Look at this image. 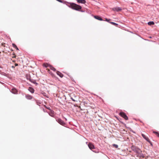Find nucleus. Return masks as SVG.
I'll return each instance as SVG.
<instances>
[{
  "mask_svg": "<svg viewBox=\"0 0 159 159\" xmlns=\"http://www.w3.org/2000/svg\"><path fill=\"white\" fill-rule=\"evenodd\" d=\"M110 20V19H107L106 18L105 19V20L107 21V22H109V21Z\"/></svg>",
  "mask_w": 159,
  "mask_h": 159,
  "instance_id": "obj_23",
  "label": "nucleus"
},
{
  "mask_svg": "<svg viewBox=\"0 0 159 159\" xmlns=\"http://www.w3.org/2000/svg\"><path fill=\"white\" fill-rule=\"evenodd\" d=\"M94 17L95 19H97L98 20H102V18L100 16H94Z\"/></svg>",
  "mask_w": 159,
  "mask_h": 159,
  "instance_id": "obj_13",
  "label": "nucleus"
},
{
  "mask_svg": "<svg viewBox=\"0 0 159 159\" xmlns=\"http://www.w3.org/2000/svg\"><path fill=\"white\" fill-rule=\"evenodd\" d=\"M77 2L78 3H85L86 2L85 0H77Z\"/></svg>",
  "mask_w": 159,
  "mask_h": 159,
  "instance_id": "obj_11",
  "label": "nucleus"
},
{
  "mask_svg": "<svg viewBox=\"0 0 159 159\" xmlns=\"http://www.w3.org/2000/svg\"><path fill=\"white\" fill-rule=\"evenodd\" d=\"M112 10L114 11H121L122 9L120 7H116L113 8Z\"/></svg>",
  "mask_w": 159,
  "mask_h": 159,
  "instance_id": "obj_7",
  "label": "nucleus"
},
{
  "mask_svg": "<svg viewBox=\"0 0 159 159\" xmlns=\"http://www.w3.org/2000/svg\"><path fill=\"white\" fill-rule=\"evenodd\" d=\"M12 46L13 47L15 48L16 50H19V49L17 47V46L14 43H13L12 44Z\"/></svg>",
  "mask_w": 159,
  "mask_h": 159,
  "instance_id": "obj_18",
  "label": "nucleus"
},
{
  "mask_svg": "<svg viewBox=\"0 0 159 159\" xmlns=\"http://www.w3.org/2000/svg\"><path fill=\"white\" fill-rule=\"evenodd\" d=\"M93 152H95L93 150Z\"/></svg>",
  "mask_w": 159,
  "mask_h": 159,
  "instance_id": "obj_30",
  "label": "nucleus"
},
{
  "mask_svg": "<svg viewBox=\"0 0 159 159\" xmlns=\"http://www.w3.org/2000/svg\"><path fill=\"white\" fill-rule=\"evenodd\" d=\"M28 90L32 93H33L34 92V89L32 87H29V88Z\"/></svg>",
  "mask_w": 159,
  "mask_h": 159,
  "instance_id": "obj_14",
  "label": "nucleus"
},
{
  "mask_svg": "<svg viewBox=\"0 0 159 159\" xmlns=\"http://www.w3.org/2000/svg\"><path fill=\"white\" fill-rule=\"evenodd\" d=\"M131 149L133 151L137 154V157L143 158L144 157L143 154H142V151L139 148L134 146H132L131 147Z\"/></svg>",
  "mask_w": 159,
  "mask_h": 159,
  "instance_id": "obj_2",
  "label": "nucleus"
},
{
  "mask_svg": "<svg viewBox=\"0 0 159 159\" xmlns=\"http://www.w3.org/2000/svg\"><path fill=\"white\" fill-rule=\"evenodd\" d=\"M120 115L125 120H128V117L125 113L123 112H120Z\"/></svg>",
  "mask_w": 159,
  "mask_h": 159,
  "instance_id": "obj_5",
  "label": "nucleus"
},
{
  "mask_svg": "<svg viewBox=\"0 0 159 159\" xmlns=\"http://www.w3.org/2000/svg\"><path fill=\"white\" fill-rule=\"evenodd\" d=\"M56 121L60 125L63 126H65L66 125V123L64 122V121L60 119H56Z\"/></svg>",
  "mask_w": 159,
  "mask_h": 159,
  "instance_id": "obj_4",
  "label": "nucleus"
},
{
  "mask_svg": "<svg viewBox=\"0 0 159 159\" xmlns=\"http://www.w3.org/2000/svg\"><path fill=\"white\" fill-rule=\"evenodd\" d=\"M149 143H150L151 144V145H152V143L150 141V140L149 139V142H148Z\"/></svg>",
  "mask_w": 159,
  "mask_h": 159,
  "instance_id": "obj_26",
  "label": "nucleus"
},
{
  "mask_svg": "<svg viewBox=\"0 0 159 159\" xmlns=\"http://www.w3.org/2000/svg\"><path fill=\"white\" fill-rule=\"evenodd\" d=\"M13 55H14V56L12 57L13 58H15L16 57V55L15 54H13Z\"/></svg>",
  "mask_w": 159,
  "mask_h": 159,
  "instance_id": "obj_25",
  "label": "nucleus"
},
{
  "mask_svg": "<svg viewBox=\"0 0 159 159\" xmlns=\"http://www.w3.org/2000/svg\"><path fill=\"white\" fill-rule=\"evenodd\" d=\"M18 65V64H17V63H15V66H17Z\"/></svg>",
  "mask_w": 159,
  "mask_h": 159,
  "instance_id": "obj_27",
  "label": "nucleus"
},
{
  "mask_svg": "<svg viewBox=\"0 0 159 159\" xmlns=\"http://www.w3.org/2000/svg\"><path fill=\"white\" fill-rule=\"evenodd\" d=\"M78 97L74 94H72L71 96V99L74 102H77L78 100Z\"/></svg>",
  "mask_w": 159,
  "mask_h": 159,
  "instance_id": "obj_3",
  "label": "nucleus"
},
{
  "mask_svg": "<svg viewBox=\"0 0 159 159\" xmlns=\"http://www.w3.org/2000/svg\"><path fill=\"white\" fill-rule=\"evenodd\" d=\"M47 70H48V72H49V73L52 76H54V75L53 74V73L51 71H50V70L48 69H47Z\"/></svg>",
  "mask_w": 159,
  "mask_h": 159,
  "instance_id": "obj_16",
  "label": "nucleus"
},
{
  "mask_svg": "<svg viewBox=\"0 0 159 159\" xmlns=\"http://www.w3.org/2000/svg\"><path fill=\"white\" fill-rule=\"evenodd\" d=\"M49 115H50L51 116H52V115L50 114H49Z\"/></svg>",
  "mask_w": 159,
  "mask_h": 159,
  "instance_id": "obj_28",
  "label": "nucleus"
},
{
  "mask_svg": "<svg viewBox=\"0 0 159 159\" xmlns=\"http://www.w3.org/2000/svg\"><path fill=\"white\" fill-rule=\"evenodd\" d=\"M52 113H51L50 114L52 115Z\"/></svg>",
  "mask_w": 159,
  "mask_h": 159,
  "instance_id": "obj_29",
  "label": "nucleus"
},
{
  "mask_svg": "<svg viewBox=\"0 0 159 159\" xmlns=\"http://www.w3.org/2000/svg\"><path fill=\"white\" fill-rule=\"evenodd\" d=\"M5 44V43H2V44H1V45L2 46H4V47H5V45H4V44Z\"/></svg>",
  "mask_w": 159,
  "mask_h": 159,
  "instance_id": "obj_24",
  "label": "nucleus"
},
{
  "mask_svg": "<svg viewBox=\"0 0 159 159\" xmlns=\"http://www.w3.org/2000/svg\"><path fill=\"white\" fill-rule=\"evenodd\" d=\"M11 92L14 94H16L17 93V90L15 88H13L11 89Z\"/></svg>",
  "mask_w": 159,
  "mask_h": 159,
  "instance_id": "obj_9",
  "label": "nucleus"
},
{
  "mask_svg": "<svg viewBox=\"0 0 159 159\" xmlns=\"http://www.w3.org/2000/svg\"><path fill=\"white\" fill-rule=\"evenodd\" d=\"M113 146L114 147L116 148H117L118 147V146L116 144H113Z\"/></svg>",
  "mask_w": 159,
  "mask_h": 159,
  "instance_id": "obj_22",
  "label": "nucleus"
},
{
  "mask_svg": "<svg viewBox=\"0 0 159 159\" xmlns=\"http://www.w3.org/2000/svg\"><path fill=\"white\" fill-rule=\"evenodd\" d=\"M109 23L113 25H114L116 26H117L118 25V24L115 23H114V22H109Z\"/></svg>",
  "mask_w": 159,
  "mask_h": 159,
  "instance_id": "obj_19",
  "label": "nucleus"
},
{
  "mask_svg": "<svg viewBox=\"0 0 159 159\" xmlns=\"http://www.w3.org/2000/svg\"><path fill=\"white\" fill-rule=\"evenodd\" d=\"M88 146L91 150H92V149L95 148L94 146L91 143H89Z\"/></svg>",
  "mask_w": 159,
  "mask_h": 159,
  "instance_id": "obj_6",
  "label": "nucleus"
},
{
  "mask_svg": "<svg viewBox=\"0 0 159 159\" xmlns=\"http://www.w3.org/2000/svg\"><path fill=\"white\" fill-rule=\"evenodd\" d=\"M25 97L27 99L29 100H30L32 98V97L29 94L26 95Z\"/></svg>",
  "mask_w": 159,
  "mask_h": 159,
  "instance_id": "obj_12",
  "label": "nucleus"
},
{
  "mask_svg": "<svg viewBox=\"0 0 159 159\" xmlns=\"http://www.w3.org/2000/svg\"><path fill=\"white\" fill-rule=\"evenodd\" d=\"M141 135L142 136L144 139H145L148 142H149V138L146 135L143 134H142Z\"/></svg>",
  "mask_w": 159,
  "mask_h": 159,
  "instance_id": "obj_8",
  "label": "nucleus"
},
{
  "mask_svg": "<svg viewBox=\"0 0 159 159\" xmlns=\"http://www.w3.org/2000/svg\"><path fill=\"white\" fill-rule=\"evenodd\" d=\"M153 133L155 134L156 136L159 137V134L158 132L156 131H154Z\"/></svg>",
  "mask_w": 159,
  "mask_h": 159,
  "instance_id": "obj_21",
  "label": "nucleus"
},
{
  "mask_svg": "<svg viewBox=\"0 0 159 159\" xmlns=\"http://www.w3.org/2000/svg\"><path fill=\"white\" fill-rule=\"evenodd\" d=\"M148 24L149 25H153L154 24V23L153 21H150L148 23Z\"/></svg>",
  "mask_w": 159,
  "mask_h": 159,
  "instance_id": "obj_20",
  "label": "nucleus"
},
{
  "mask_svg": "<svg viewBox=\"0 0 159 159\" xmlns=\"http://www.w3.org/2000/svg\"><path fill=\"white\" fill-rule=\"evenodd\" d=\"M43 66L46 67H50V65L47 63H44L43 64Z\"/></svg>",
  "mask_w": 159,
  "mask_h": 159,
  "instance_id": "obj_15",
  "label": "nucleus"
},
{
  "mask_svg": "<svg viewBox=\"0 0 159 159\" xmlns=\"http://www.w3.org/2000/svg\"><path fill=\"white\" fill-rule=\"evenodd\" d=\"M50 69L51 70H52L55 71H56V69L54 68V67H52V66H50Z\"/></svg>",
  "mask_w": 159,
  "mask_h": 159,
  "instance_id": "obj_17",
  "label": "nucleus"
},
{
  "mask_svg": "<svg viewBox=\"0 0 159 159\" xmlns=\"http://www.w3.org/2000/svg\"><path fill=\"white\" fill-rule=\"evenodd\" d=\"M68 7L72 9L79 11H82V7L78 4L74 3H69Z\"/></svg>",
  "mask_w": 159,
  "mask_h": 159,
  "instance_id": "obj_1",
  "label": "nucleus"
},
{
  "mask_svg": "<svg viewBox=\"0 0 159 159\" xmlns=\"http://www.w3.org/2000/svg\"><path fill=\"white\" fill-rule=\"evenodd\" d=\"M57 74L61 78L63 77V75L60 71H57L56 72Z\"/></svg>",
  "mask_w": 159,
  "mask_h": 159,
  "instance_id": "obj_10",
  "label": "nucleus"
}]
</instances>
